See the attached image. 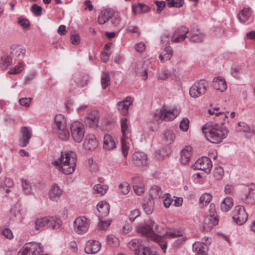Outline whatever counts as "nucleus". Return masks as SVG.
<instances>
[{
    "label": "nucleus",
    "instance_id": "f257e3e1",
    "mask_svg": "<svg viewBox=\"0 0 255 255\" xmlns=\"http://www.w3.org/2000/svg\"><path fill=\"white\" fill-rule=\"evenodd\" d=\"M225 123L206 124L202 129L207 140L213 143H219L225 138L228 134V129L222 127Z\"/></svg>",
    "mask_w": 255,
    "mask_h": 255
},
{
    "label": "nucleus",
    "instance_id": "f03ea898",
    "mask_svg": "<svg viewBox=\"0 0 255 255\" xmlns=\"http://www.w3.org/2000/svg\"><path fill=\"white\" fill-rule=\"evenodd\" d=\"M77 155L74 152L69 151L62 152L60 158L54 161L52 164L58 167L59 171L65 174L69 175L75 169Z\"/></svg>",
    "mask_w": 255,
    "mask_h": 255
},
{
    "label": "nucleus",
    "instance_id": "7ed1b4c3",
    "mask_svg": "<svg viewBox=\"0 0 255 255\" xmlns=\"http://www.w3.org/2000/svg\"><path fill=\"white\" fill-rule=\"evenodd\" d=\"M137 230L143 236L150 238L157 242L164 252H165L167 248V242L165 241L164 236L157 234L160 233L158 226L153 221H150L149 224L139 226Z\"/></svg>",
    "mask_w": 255,
    "mask_h": 255
},
{
    "label": "nucleus",
    "instance_id": "20e7f679",
    "mask_svg": "<svg viewBox=\"0 0 255 255\" xmlns=\"http://www.w3.org/2000/svg\"><path fill=\"white\" fill-rule=\"evenodd\" d=\"M54 122L59 138L63 140H67L70 137V133L67 128L66 118L62 115H58L56 116Z\"/></svg>",
    "mask_w": 255,
    "mask_h": 255
},
{
    "label": "nucleus",
    "instance_id": "39448f33",
    "mask_svg": "<svg viewBox=\"0 0 255 255\" xmlns=\"http://www.w3.org/2000/svg\"><path fill=\"white\" fill-rule=\"evenodd\" d=\"M241 199L249 205H252L255 203V184L251 183L243 187Z\"/></svg>",
    "mask_w": 255,
    "mask_h": 255
},
{
    "label": "nucleus",
    "instance_id": "423d86ee",
    "mask_svg": "<svg viewBox=\"0 0 255 255\" xmlns=\"http://www.w3.org/2000/svg\"><path fill=\"white\" fill-rule=\"evenodd\" d=\"M71 136L76 142L79 143L83 139L85 129L84 125L79 121H74L71 124Z\"/></svg>",
    "mask_w": 255,
    "mask_h": 255
},
{
    "label": "nucleus",
    "instance_id": "0eeeda50",
    "mask_svg": "<svg viewBox=\"0 0 255 255\" xmlns=\"http://www.w3.org/2000/svg\"><path fill=\"white\" fill-rule=\"evenodd\" d=\"M179 114L177 110H167L165 107L162 109H157L154 113V119L158 121V120H164L169 121L174 119Z\"/></svg>",
    "mask_w": 255,
    "mask_h": 255
},
{
    "label": "nucleus",
    "instance_id": "6e6552de",
    "mask_svg": "<svg viewBox=\"0 0 255 255\" xmlns=\"http://www.w3.org/2000/svg\"><path fill=\"white\" fill-rule=\"evenodd\" d=\"M43 252V248L40 244L31 242L25 244L17 255H38Z\"/></svg>",
    "mask_w": 255,
    "mask_h": 255
},
{
    "label": "nucleus",
    "instance_id": "1a4fd4ad",
    "mask_svg": "<svg viewBox=\"0 0 255 255\" xmlns=\"http://www.w3.org/2000/svg\"><path fill=\"white\" fill-rule=\"evenodd\" d=\"M90 224V220L85 216L78 217L73 223L74 230L79 234H84L87 232Z\"/></svg>",
    "mask_w": 255,
    "mask_h": 255
},
{
    "label": "nucleus",
    "instance_id": "9d476101",
    "mask_svg": "<svg viewBox=\"0 0 255 255\" xmlns=\"http://www.w3.org/2000/svg\"><path fill=\"white\" fill-rule=\"evenodd\" d=\"M248 215L246 213L244 207L237 206L234 209L233 214V219L237 224L241 225L247 220Z\"/></svg>",
    "mask_w": 255,
    "mask_h": 255
},
{
    "label": "nucleus",
    "instance_id": "9b49d317",
    "mask_svg": "<svg viewBox=\"0 0 255 255\" xmlns=\"http://www.w3.org/2000/svg\"><path fill=\"white\" fill-rule=\"evenodd\" d=\"M206 91V85L204 80L196 82L191 86L189 91L191 97L196 98L204 95Z\"/></svg>",
    "mask_w": 255,
    "mask_h": 255
},
{
    "label": "nucleus",
    "instance_id": "f8f14e48",
    "mask_svg": "<svg viewBox=\"0 0 255 255\" xmlns=\"http://www.w3.org/2000/svg\"><path fill=\"white\" fill-rule=\"evenodd\" d=\"M196 169L204 171L207 173L211 172L212 163L210 158L207 157H202L198 159L194 165Z\"/></svg>",
    "mask_w": 255,
    "mask_h": 255
},
{
    "label": "nucleus",
    "instance_id": "ddd939ff",
    "mask_svg": "<svg viewBox=\"0 0 255 255\" xmlns=\"http://www.w3.org/2000/svg\"><path fill=\"white\" fill-rule=\"evenodd\" d=\"M10 55L13 59L22 61L25 53V49L20 45H13L10 48Z\"/></svg>",
    "mask_w": 255,
    "mask_h": 255
},
{
    "label": "nucleus",
    "instance_id": "4468645a",
    "mask_svg": "<svg viewBox=\"0 0 255 255\" xmlns=\"http://www.w3.org/2000/svg\"><path fill=\"white\" fill-rule=\"evenodd\" d=\"M128 248L134 252L135 255H147L149 252V249H145L141 251V254H139L137 249L143 248L142 241L138 239H134L130 241L128 244Z\"/></svg>",
    "mask_w": 255,
    "mask_h": 255
},
{
    "label": "nucleus",
    "instance_id": "2eb2a0df",
    "mask_svg": "<svg viewBox=\"0 0 255 255\" xmlns=\"http://www.w3.org/2000/svg\"><path fill=\"white\" fill-rule=\"evenodd\" d=\"M189 29L187 27L182 26L179 27L174 32L171 37L173 42H181L187 37L186 34L188 33Z\"/></svg>",
    "mask_w": 255,
    "mask_h": 255
},
{
    "label": "nucleus",
    "instance_id": "dca6fc26",
    "mask_svg": "<svg viewBox=\"0 0 255 255\" xmlns=\"http://www.w3.org/2000/svg\"><path fill=\"white\" fill-rule=\"evenodd\" d=\"M218 224L216 216H207L205 217L201 229L204 232H209Z\"/></svg>",
    "mask_w": 255,
    "mask_h": 255
},
{
    "label": "nucleus",
    "instance_id": "f3484780",
    "mask_svg": "<svg viewBox=\"0 0 255 255\" xmlns=\"http://www.w3.org/2000/svg\"><path fill=\"white\" fill-rule=\"evenodd\" d=\"M132 160L134 164L138 167H143L147 164V155L142 152H136L133 153Z\"/></svg>",
    "mask_w": 255,
    "mask_h": 255
},
{
    "label": "nucleus",
    "instance_id": "a211bd4d",
    "mask_svg": "<svg viewBox=\"0 0 255 255\" xmlns=\"http://www.w3.org/2000/svg\"><path fill=\"white\" fill-rule=\"evenodd\" d=\"M22 136L20 139V145L25 147L29 143V140L32 136V131L30 128L27 127H23L21 129Z\"/></svg>",
    "mask_w": 255,
    "mask_h": 255
},
{
    "label": "nucleus",
    "instance_id": "6ab92c4d",
    "mask_svg": "<svg viewBox=\"0 0 255 255\" xmlns=\"http://www.w3.org/2000/svg\"><path fill=\"white\" fill-rule=\"evenodd\" d=\"M83 145L86 149L93 150L98 147V143L94 135L88 134L84 139Z\"/></svg>",
    "mask_w": 255,
    "mask_h": 255
},
{
    "label": "nucleus",
    "instance_id": "aec40b11",
    "mask_svg": "<svg viewBox=\"0 0 255 255\" xmlns=\"http://www.w3.org/2000/svg\"><path fill=\"white\" fill-rule=\"evenodd\" d=\"M134 70L136 74L141 77L142 80H145L147 79V69L146 64H143L142 62H136L135 63Z\"/></svg>",
    "mask_w": 255,
    "mask_h": 255
},
{
    "label": "nucleus",
    "instance_id": "412c9836",
    "mask_svg": "<svg viewBox=\"0 0 255 255\" xmlns=\"http://www.w3.org/2000/svg\"><path fill=\"white\" fill-rule=\"evenodd\" d=\"M101 249L100 243L97 241L90 240L87 242L85 251L87 254H96Z\"/></svg>",
    "mask_w": 255,
    "mask_h": 255
},
{
    "label": "nucleus",
    "instance_id": "4be33fe9",
    "mask_svg": "<svg viewBox=\"0 0 255 255\" xmlns=\"http://www.w3.org/2000/svg\"><path fill=\"white\" fill-rule=\"evenodd\" d=\"M99 117L96 112L90 113L85 119V124L90 128H95L98 126Z\"/></svg>",
    "mask_w": 255,
    "mask_h": 255
},
{
    "label": "nucleus",
    "instance_id": "5701e85b",
    "mask_svg": "<svg viewBox=\"0 0 255 255\" xmlns=\"http://www.w3.org/2000/svg\"><path fill=\"white\" fill-rule=\"evenodd\" d=\"M212 86L217 91L224 92L227 89V85L225 79L220 77H215L213 80Z\"/></svg>",
    "mask_w": 255,
    "mask_h": 255
},
{
    "label": "nucleus",
    "instance_id": "b1692460",
    "mask_svg": "<svg viewBox=\"0 0 255 255\" xmlns=\"http://www.w3.org/2000/svg\"><path fill=\"white\" fill-rule=\"evenodd\" d=\"M153 198L151 197H145L142 204L143 209L147 214H150L154 209Z\"/></svg>",
    "mask_w": 255,
    "mask_h": 255
},
{
    "label": "nucleus",
    "instance_id": "393cba45",
    "mask_svg": "<svg viewBox=\"0 0 255 255\" xmlns=\"http://www.w3.org/2000/svg\"><path fill=\"white\" fill-rule=\"evenodd\" d=\"M192 154V147L187 145L182 149L181 152V162L182 164H187L190 159Z\"/></svg>",
    "mask_w": 255,
    "mask_h": 255
},
{
    "label": "nucleus",
    "instance_id": "a878e982",
    "mask_svg": "<svg viewBox=\"0 0 255 255\" xmlns=\"http://www.w3.org/2000/svg\"><path fill=\"white\" fill-rule=\"evenodd\" d=\"M97 209L99 213L100 217H106L109 213L110 205L106 201H101L98 204Z\"/></svg>",
    "mask_w": 255,
    "mask_h": 255
},
{
    "label": "nucleus",
    "instance_id": "bb28decb",
    "mask_svg": "<svg viewBox=\"0 0 255 255\" xmlns=\"http://www.w3.org/2000/svg\"><path fill=\"white\" fill-rule=\"evenodd\" d=\"M113 17V12L111 10L104 9L102 10L98 16V22L100 24H104Z\"/></svg>",
    "mask_w": 255,
    "mask_h": 255
},
{
    "label": "nucleus",
    "instance_id": "cd10ccee",
    "mask_svg": "<svg viewBox=\"0 0 255 255\" xmlns=\"http://www.w3.org/2000/svg\"><path fill=\"white\" fill-rule=\"evenodd\" d=\"M192 248L193 252L196 253L195 255H208L206 252L207 247L201 242H195Z\"/></svg>",
    "mask_w": 255,
    "mask_h": 255
},
{
    "label": "nucleus",
    "instance_id": "c85d7f7f",
    "mask_svg": "<svg viewBox=\"0 0 255 255\" xmlns=\"http://www.w3.org/2000/svg\"><path fill=\"white\" fill-rule=\"evenodd\" d=\"M172 54V48L170 46H167L161 52L159 58L162 62H165L171 59Z\"/></svg>",
    "mask_w": 255,
    "mask_h": 255
},
{
    "label": "nucleus",
    "instance_id": "c756f323",
    "mask_svg": "<svg viewBox=\"0 0 255 255\" xmlns=\"http://www.w3.org/2000/svg\"><path fill=\"white\" fill-rule=\"evenodd\" d=\"M116 147V143L113 138L108 134L104 137V148L106 150H110Z\"/></svg>",
    "mask_w": 255,
    "mask_h": 255
},
{
    "label": "nucleus",
    "instance_id": "7c9ffc66",
    "mask_svg": "<svg viewBox=\"0 0 255 255\" xmlns=\"http://www.w3.org/2000/svg\"><path fill=\"white\" fill-rule=\"evenodd\" d=\"M63 194V190L57 185H53L49 192V197L51 200H56L59 198Z\"/></svg>",
    "mask_w": 255,
    "mask_h": 255
},
{
    "label": "nucleus",
    "instance_id": "2f4dec72",
    "mask_svg": "<svg viewBox=\"0 0 255 255\" xmlns=\"http://www.w3.org/2000/svg\"><path fill=\"white\" fill-rule=\"evenodd\" d=\"M208 112L211 115H215L216 116H221L223 119L228 118L227 114H229V112L225 111V109H221L219 107H215L209 109Z\"/></svg>",
    "mask_w": 255,
    "mask_h": 255
},
{
    "label": "nucleus",
    "instance_id": "473e14b6",
    "mask_svg": "<svg viewBox=\"0 0 255 255\" xmlns=\"http://www.w3.org/2000/svg\"><path fill=\"white\" fill-rule=\"evenodd\" d=\"M252 14L250 8H245L238 14V18L242 23H245Z\"/></svg>",
    "mask_w": 255,
    "mask_h": 255
},
{
    "label": "nucleus",
    "instance_id": "72a5a7b5",
    "mask_svg": "<svg viewBox=\"0 0 255 255\" xmlns=\"http://www.w3.org/2000/svg\"><path fill=\"white\" fill-rule=\"evenodd\" d=\"M62 224L61 221L59 219L53 217H48V228L50 229H57L60 228Z\"/></svg>",
    "mask_w": 255,
    "mask_h": 255
},
{
    "label": "nucleus",
    "instance_id": "f704fd0d",
    "mask_svg": "<svg viewBox=\"0 0 255 255\" xmlns=\"http://www.w3.org/2000/svg\"><path fill=\"white\" fill-rule=\"evenodd\" d=\"M233 205V201L230 197L226 198L221 203V209L223 212L228 211Z\"/></svg>",
    "mask_w": 255,
    "mask_h": 255
},
{
    "label": "nucleus",
    "instance_id": "c9c22d12",
    "mask_svg": "<svg viewBox=\"0 0 255 255\" xmlns=\"http://www.w3.org/2000/svg\"><path fill=\"white\" fill-rule=\"evenodd\" d=\"M48 217H45L42 219H38L35 223V228L36 230H40L44 227L48 228Z\"/></svg>",
    "mask_w": 255,
    "mask_h": 255
},
{
    "label": "nucleus",
    "instance_id": "e433bc0d",
    "mask_svg": "<svg viewBox=\"0 0 255 255\" xmlns=\"http://www.w3.org/2000/svg\"><path fill=\"white\" fill-rule=\"evenodd\" d=\"M13 58L9 55H4L1 58L0 67L2 69L6 68L12 63Z\"/></svg>",
    "mask_w": 255,
    "mask_h": 255
},
{
    "label": "nucleus",
    "instance_id": "4c0bfd02",
    "mask_svg": "<svg viewBox=\"0 0 255 255\" xmlns=\"http://www.w3.org/2000/svg\"><path fill=\"white\" fill-rule=\"evenodd\" d=\"M127 119H124L121 121V128L122 132V137L125 138H128L129 129L127 124Z\"/></svg>",
    "mask_w": 255,
    "mask_h": 255
},
{
    "label": "nucleus",
    "instance_id": "58836bf2",
    "mask_svg": "<svg viewBox=\"0 0 255 255\" xmlns=\"http://www.w3.org/2000/svg\"><path fill=\"white\" fill-rule=\"evenodd\" d=\"M117 107L120 113L124 116H126L128 113V104L125 102H119L117 104Z\"/></svg>",
    "mask_w": 255,
    "mask_h": 255
},
{
    "label": "nucleus",
    "instance_id": "ea45409f",
    "mask_svg": "<svg viewBox=\"0 0 255 255\" xmlns=\"http://www.w3.org/2000/svg\"><path fill=\"white\" fill-rule=\"evenodd\" d=\"M164 139L166 144H170L175 139V135L171 130H166L164 132Z\"/></svg>",
    "mask_w": 255,
    "mask_h": 255
},
{
    "label": "nucleus",
    "instance_id": "a19ab883",
    "mask_svg": "<svg viewBox=\"0 0 255 255\" xmlns=\"http://www.w3.org/2000/svg\"><path fill=\"white\" fill-rule=\"evenodd\" d=\"M108 189V186L107 185L98 184L94 186V190L97 194L103 195L105 194Z\"/></svg>",
    "mask_w": 255,
    "mask_h": 255
},
{
    "label": "nucleus",
    "instance_id": "79ce46f5",
    "mask_svg": "<svg viewBox=\"0 0 255 255\" xmlns=\"http://www.w3.org/2000/svg\"><path fill=\"white\" fill-rule=\"evenodd\" d=\"M204 38V34L198 30L193 33L191 36L190 39L191 41L194 42H202Z\"/></svg>",
    "mask_w": 255,
    "mask_h": 255
},
{
    "label": "nucleus",
    "instance_id": "37998d69",
    "mask_svg": "<svg viewBox=\"0 0 255 255\" xmlns=\"http://www.w3.org/2000/svg\"><path fill=\"white\" fill-rule=\"evenodd\" d=\"M18 65L8 71L9 74H17L20 73L24 67V63L23 61H17Z\"/></svg>",
    "mask_w": 255,
    "mask_h": 255
},
{
    "label": "nucleus",
    "instance_id": "c03bdc74",
    "mask_svg": "<svg viewBox=\"0 0 255 255\" xmlns=\"http://www.w3.org/2000/svg\"><path fill=\"white\" fill-rule=\"evenodd\" d=\"M163 236L165 237V241H166V238L167 237H179V239L177 240V243L178 244H181L183 242H184L186 241L187 239L186 237H183V235L180 234H176L175 233H172V232H167Z\"/></svg>",
    "mask_w": 255,
    "mask_h": 255
},
{
    "label": "nucleus",
    "instance_id": "a18cd8bd",
    "mask_svg": "<svg viewBox=\"0 0 255 255\" xmlns=\"http://www.w3.org/2000/svg\"><path fill=\"white\" fill-rule=\"evenodd\" d=\"M110 80L109 73L103 72L101 77V84L103 89H106L110 85Z\"/></svg>",
    "mask_w": 255,
    "mask_h": 255
},
{
    "label": "nucleus",
    "instance_id": "49530a36",
    "mask_svg": "<svg viewBox=\"0 0 255 255\" xmlns=\"http://www.w3.org/2000/svg\"><path fill=\"white\" fill-rule=\"evenodd\" d=\"M120 193L123 195H127L130 191L129 184L127 182H123L119 186Z\"/></svg>",
    "mask_w": 255,
    "mask_h": 255
},
{
    "label": "nucleus",
    "instance_id": "de8ad7c7",
    "mask_svg": "<svg viewBox=\"0 0 255 255\" xmlns=\"http://www.w3.org/2000/svg\"><path fill=\"white\" fill-rule=\"evenodd\" d=\"M212 195L209 193H205L203 194L200 198V204L202 205V207L206 206L211 201Z\"/></svg>",
    "mask_w": 255,
    "mask_h": 255
},
{
    "label": "nucleus",
    "instance_id": "09e8293b",
    "mask_svg": "<svg viewBox=\"0 0 255 255\" xmlns=\"http://www.w3.org/2000/svg\"><path fill=\"white\" fill-rule=\"evenodd\" d=\"M167 6L169 7H180L184 4V0H166Z\"/></svg>",
    "mask_w": 255,
    "mask_h": 255
},
{
    "label": "nucleus",
    "instance_id": "8fccbe9b",
    "mask_svg": "<svg viewBox=\"0 0 255 255\" xmlns=\"http://www.w3.org/2000/svg\"><path fill=\"white\" fill-rule=\"evenodd\" d=\"M150 195L152 198H158L161 195V188L158 186H155L150 190Z\"/></svg>",
    "mask_w": 255,
    "mask_h": 255
},
{
    "label": "nucleus",
    "instance_id": "3c124183",
    "mask_svg": "<svg viewBox=\"0 0 255 255\" xmlns=\"http://www.w3.org/2000/svg\"><path fill=\"white\" fill-rule=\"evenodd\" d=\"M22 189L26 194H30L31 193L32 187L30 182L25 179H22Z\"/></svg>",
    "mask_w": 255,
    "mask_h": 255
},
{
    "label": "nucleus",
    "instance_id": "603ef678",
    "mask_svg": "<svg viewBox=\"0 0 255 255\" xmlns=\"http://www.w3.org/2000/svg\"><path fill=\"white\" fill-rule=\"evenodd\" d=\"M224 173L223 168L219 166L214 169L213 175L216 180H220L223 178Z\"/></svg>",
    "mask_w": 255,
    "mask_h": 255
},
{
    "label": "nucleus",
    "instance_id": "864d4df0",
    "mask_svg": "<svg viewBox=\"0 0 255 255\" xmlns=\"http://www.w3.org/2000/svg\"><path fill=\"white\" fill-rule=\"evenodd\" d=\"M107 242L111 247H115L119 245V239L114 235L108 236L107 238Z\"/></svg>",
    "mask_w": 255,
    "mask_h": 255
},
{
    "label": "nucleus",
    "instance_id": "5fc2aeb1",
    "mask_svg": "<svg viewBox=\"0 0 255 255\" xmlns=\"http://www.w3.org/2000/svg\"><path fill=\"white\" fill-rule=\"evenodd\" d=\"M171 75V72L167 69H161L158 72V78L162 80L167 79Z\"/></svg>",
    "mask_w": 255,
    "mask_h": 255
},
{
    "label": "nucleus",
    "instance_id": "6e6d98bb",
    "mask_svg": "<svg viewBox=\"0 0 255 255\" xmlns=\"http://www.w3.org/2000/svg\"><path fill=\"white\" fill-rule=\"evenodd\" d=\"M12 185L13 182L10 179L7 178L5 177H3L0 179V187H4L5 186L10 187Z\"/></svg>",
    "mask_w": 255,
    "mask_h": 255
},
{
    "label": "nucleus",
    "instance_id": "4d7b16f0",
    "mask_svg": "<svg viewBox=\"0 0 255 255\" xmlns=\"http://www.w3.org/2000/svg\"><path fill=\"white\" fill-rule=\"evenodd\" d=\"M18 23L23 28H28L30 27V22L23 16H20L18 18Z\"/></svg>",
    "mask_w": 255,
    "mask_h": 255
},
{
    "label": "nucleus",
    "instance_id": "13d9d810",
    "mask_svg": "<svg viewBox=\"0 0 255 255\" xmlns=\"http://www.w3.org/2000/svg\"><path fill=\"white\" fill-rule=\"evenodd\" d=\"M42 7L37 4H33L31 7V11L36 16H40L42 15Z\"/></svg>",
    "mask_w": 255,
    "mask_h": 255
},
{
    "label": "nucleus",
    "instance_id": "bf43d9fd",
    "mask_svg": "<svg viewBox=\"0 0 255 255\" xmlns=\"http://www.w3.org/2000/svg\"><path fill=\"white\" fill-rule=\"evenodd\" d=\"M163 204L166 208H168L171 205H173V199L169 193H166L163 197Z\"/></svg>",
    "mask_w": 255,
    "mask_h": 255
},
{
    "label": "nucleus",
    "instance_id": "052dcab7",
    "mask_svg": "<svg viewBox=\"0 0 255 255\" xmlns=\"http://www.w3.org/2000/svg\"><path fill=\"white\" fill-rule=\"evenodd\" d=\"M88 81L89 76L86 75H83L79 78L77 85L80 87H84L88 85Z\"/></svg>",
    "mask_w": 255,
    "mask_h": 255
},
{
    "label": "nucleus",
    "instance_id": "680f3d73",
    "mask_svg": "<svg viewBox=\"0 0 255 255\" xmlns=\"http://www.w3.org/2000/svg\"><path fill=\"white\" fill-rule=\"evenodd\" d=\"M127 138H121V145L122 149L123 155L125 157H126L128 153V146L126 142V139Z\"/></svg>",
    "mask_w": 255,
    "mask_h": 255
},
{
    "label": "nucleus",
    "instance_id": "e2e57ef3",
    "mask_svg": "<svg viewBox=\"0 0 255 255\" xmlns=\"http://www.w3.org/2000/svg\"><path fill=\"white\" fill-rule=\"evenodd\" d=\"M189 120L188 118L183 119L180 122V128L184 131L188 130L189 128Z\"/></svg>",
    "mask_w": 255,
    "mask_h": 255
},
{
    "label": "nucleus",
    "instance_id": "0e129e2a",
    "mask_svg": "<svg viewBox=\"0 0 255 255\" xmlns=\"http://www.w3.org/2000/svg\"><path fill=\"white\" fill-rule=\"evenodd\" d=\"M140 211L138 209H134L132 210L129 215V219L130 221H134L137 217L140 216Z\"/></svg>",
    "mask_w": 255,
    "mask_h": 255
},
{
    "label": "nucleus",
    "instance_id": "69168bd1",
    "mask_svg": "<svg viewBox=\"0 0 255 255\" xmlns=\"http://www.w3.org/2000/svg\"><path fill=\"white\" fill-rule=\"evenodd\" d=\"M32 99L30 98H22L19 99V103L21 105L26 108L29 107Z\"/></svg>",
    "mask_w": 255,
    "mask_h": 255
},
{
    "label": "nucleus",
    "instance_id": "338daca9",
    "mask_svg": "<svg viewBox=\"0 0 255 255\" xmlns=\"http://www.w3.org/2000/svg\"><path fill=\"white\" fill-rule=\"evenodd\" d=\"M142 3H139L132 5V11L134 14H139L142 12Z\"/></svg>",
    "mask_w": 255,
    "mask_h": 255
},
{
    "label": "nucleus",
    "instance_id": "774afa93",
    "mask_svg": "<svg viewBox=\"0 0 255 255\" xmlns=\"http://www.w3.org/2000/svg\"><path fill=\"white\" fill-rule=\"evenodd\" d=\"M238 125L241 128V129H239L240 131L249 132L250 131V128L249 126L244 122H240L238 123Z\"/></svg>",
    "mask_w": 255,
    "mask_h": 255
}]
</instances>
